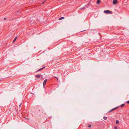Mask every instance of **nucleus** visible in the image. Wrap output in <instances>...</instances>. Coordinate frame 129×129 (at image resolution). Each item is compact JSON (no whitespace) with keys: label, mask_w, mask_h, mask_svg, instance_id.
Segmentation results:
<instances>
[{"label":"nucleus","mask_w":129,"mask_h":129,"mask_svg":"<svg viewBox=\"0 0 129 129\" xmlns=\"http://www.w3.org/2000/svg\"><path fill=\"white\" fill-rule=\"evenodd\" d=\"M64 17H62L59 19V20H61L63 19H64Z\"/></svg>","instance_id":"6e6552de"},{"label":"nucleus","mask_w":129,"mask_h":129,"mask_svg":"<svg viewBox=\"0 0 129 129\" xmlns=\"http://www.w3.org/2000/svg\"><path fill=\"white\" fill-rule=\"evenodd\" d=\"M47 81V79H45V80L43 82V87H44L46 85V83Z\"/></svg>","instance_id":"20e7f679"},{"label":"nucleus","mask_w":129,"mask_h":129,"mask_svg":"<svg viewBox=\"0 0 129 129\" xmlns=\"http://www.w3.org/2000/svg\"><path fill=\"white\" fill-rule=\"evenodd\" d=\"M45 2H46V1H43V2H42V4H43L44 3H45Z\"/></svg>","instance_id":"2eb2a0df"},{"label":"nucleus","mask_w":129,"mask_h":129,"mask_svg":"<svg viewBox=\"0 0 129 129\" xmlns=\"http://www.w3.org/2000/svg\"><path fill=\"white\" fill-rule=\"evenodd\" d=\"M104 12L106 14H112L111 11L108 10H105Z\"/></svg>","instance_id":"f257e3e1"},{"label":"nucleus","mask_w":129,"mask_h":129,"mask_svg":"<svg viewBox=\"0 0 129 129\" xmlns=\"http://www.w3.org/2000/svg\"><path fill=\"white\" fill-rule=\"evenodd\" d=\"M127 103L128 104H129V100L127 101Z\"/></svg>","instance_id":"a211bd4d"},{"label":"nucleus","mask_w":129,"mask_h":129,"mask_svg":"<svg viewBox=\"0 0 129 129\" xmlns=\"http://www.w3.org/2000/svg\"><path fill=\"white\" fill-rule=\"evenodd\" d=\"M125 105L124 104H122L121 105V107H123V106H124Z\"/></svg>","instance_id":"f8f14e48"},{"label":"nucleus","mask_w":129,"mask_h":129,"mask_svg":"<svg viewBox=\"0 0 129 129\" xmlns=\"http://www.w3.org/2000/svg\"><path fill=\"white\" fill-rule=\"evenodd\" d=\"M117 108V107H116L115 108H114L112 109V110H110L108 112V113H110V112H111L113 111H114V110H115Z\"/></svg>","instance_id":"7ed1b4c3"},{"label":"nucleus","mask_w":129,"mask_h":129,"mask_svg":"<svg viewBox=\"0 0 129 129\" xmlns=\"http://www.w3.org/2000/svg\"><path fill=\"white\" fill-rule=\"evenodd\" d=\"M116 124H118L119 122V121L118 120H116Z\"/></svg>","instance_id":"9d476101"},{"label":"nucleus","mask_w":129,"mask_h":129,"mask_svg":"<svg viewBox=\"0 0 129 129\" xmlns=\"http://www.w3.org/2000/svg\"><path fill=\"white\" fill-rule=\"evenodd\" d=\"M35 76L38 78L40 77V75H38Z\"/></svg>","instance_id":"39448f33"},{"label":"nucleus","mask_w":129,"mask_h":129,"mask_svg":"<svg viewBox=\"0 0 129 129\" xmlns=\"http://www.w3.org/2000/svg\"><path fill=\"white\" fill-rule=\"evenodd\" d=\"M118 2L117 0H113V3L114 4H116Z\"/></svg>","instance_id":"f03ea898"},{"label":"nucleus","mask_w":129,"mask_h":129,"mask_svg":"<svg viewBox=\"0 0 129 129\" xmlns=\"http://www.w3.org/2000/svg\"><path fill=\"white\" fill-rule=\"evenodd\" d=\"M80 10H82L83 9H85V8L84 7H83V8H80Z\"/></svg>","instance_id":"4468645a"},{"label":"nucleus","mask_w":129,"mask_h":129,"mask_svg":"<svg viewBox=\"0 0 129 129\" xmlns=\"http://www.w3.org/2000/svg\"><path fill=\"white\" fill-rule=\"evenodd\" d=\"M44 68H45V67H44L43 68H41L39 69L37 71V72H38L39 71H41V70H42V69H43Z\"/></svg>","instance_id":"0eeeda50"},{"label":"nucleus","mask_w":129,"mask_h":129,"mask_svg":"<svg viewBox=\"0 0 129 129\" xmlns=\"http://www.w3.org/2000/svg\"><path fill=\"white\" fill-rule=\"evenodd\" d=\"M88 127H91V125L90 124H89L88 125Z\"/></svg>","instance_id":"ddd939ff"},{"label":"nucleus","mask_w":129,"mask_h":129,"mask_svg":"<svg viewBox=\"0 0 129 129\" xmlns=\"http://www.w3.org/2000/svg\"><path fill=\"white\" fill-rule=\"evenodd\" d=\"M100 3V0H97L96 3L98 4H99Z\"/></svg>","instance_id":"423d86ee"},{"label":"nucleus","mask_w":129,"mask_h":129,"mask_svg":"<svg viewBox=\"0 0 129 129\" xmlns=\"http://www.w3.org/2000/svg\"><path fill=\"white\" fill-rule=\"evenodd\" d=\"M21 104H22V103H21L20 104L19 106V107H20L21 106Z\"/></svg>","instance_id":"f3484780"},{"label":"nucleus","mask_w":129,"mask_h":129,"mask_svg":"<svg viewBox=\"0 0 129 129\" xmlns=\"http://www.w3.org/2000/svg\"><path fill=\"white\" fill-rule=\"evenodd\" d=\"M114 129H117V127H114Z\"/></svg>","instance_id":"dca6fc26"},{"label":"nucleus","mask_w":129,"mask_h":129,"mask_svg":"<svg viewBox=\"0 0 129 129\" xmlns=\"http://www.w3.org/2000/svg\"><path fill=\"white\" fill-rule=\"evenodd\" d=\"M7 19V18H4V20H6Z\"/></svg>","instance_id":"aec40b11"},{"label":"nucleus","mask_w":129,"mask_h":129,"mask_svg":"<svg viewBox=\"0 0 129 129\" xmlns=\"http://www.w3.org/2000/svg\"><path fill=\"white\" fill-rule=\"evenodd\" d=\"M103 118L104 120H106L107 119V117L106 116H105L103 117Z\"/></svg>","instance_id":"9b49d317"},{"label":"nucleus","mask_w":129,"mask_h":129,"mask_svg":"<svg viewBox=\"0 0 129 129\" xmlns=\"http://www.w3.org/2000/svg\"><path fill=\"white\" fill-rule=\"evenodd\" d=\"M17 37H15L14 39V40L13 41V42H14L16 40V39H17Z\"/></svg>","instance_id":"1a4fd4ad"},{"label":"nucleus","mask_w":129,"mask_h":129,"mask_svg":"<svg viewBox=\"0 0 129 129\" xmlns=\"http://www.w3.org/2000/svg\"><path fill=\"white\" fill-rule=\"evenodd\" d=\"M1 80L0 79V80Z\"/></svg>","instance_id":"412c9836"},{"label":"nucleus","mask_w":129,"mask_h":129,"mask_svg":"<svg viewBox=\"0 0 129 129\" xmlns=\"http://www.w3.org/2000/svg\"><path fill=\"white\" fill-rule=\"evenodd\" d=\"M39 75H40V77H41V76H42V75H41V74Z\"/></svg>","instance_id":"6ab92c4d"}]
</instances>
